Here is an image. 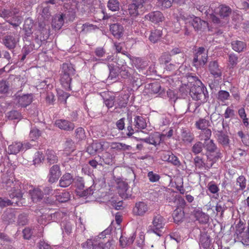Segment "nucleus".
I'll return each instance as SVG.
<instances>
[{"instance_id": "nucleus-61", "label": "nucleus", "mask_w": 249, "mask_h": 249, "mask_svg": "<svg viewBox=\"0 0 249 249\" xmlns=\"http://www.w3.org/2000/svg\"><path fill=\"white\" fill-rule=\"evenodd\" d=\"M28 221L27 214L25 213H22L18 215V223L20 225H25Z\"/></svg>"}, {"instance_id": "nucleus-52", "label": "nucleus", "mask_w": 249, "mask_h": 249, "mask_svg": "<svg viewBox=\"0 0 249 249\" xmlns=\"http://www.w3.org/2000/svg\"><path fill=\"white\" fill-rule=\"evenodd\" d=\"M116 108L125 107L127 103V100L124 96H120L115 101Z\"/></svg>"}, {"instance_id": "nucleus-9", "label": "nucleus", "mask_w": 249, "mask_h": 249, "mask_svg": "<svg viewBox=\"0 0 249 249\" xmlns=\"http://www.w3.org/2000/svg\"><path fill=\"white\" fill-rule=\"evenodd\" d=\"M189 23L196 31L204 29L208 27V23L204 20H201L197 17H191L187 18L186 24Z\"/></svg>"}, {"instance_id": "nucleus-21", "label": "nucleus", "mask_w": 249, "mask_h": 249, "mask_svg": "<svg viewBox=\"0 0 249 249\" xmlns=\"http://www.w3.org/2000/svg\"><path fill=\"white\" fill-rule=\"evenodd\" d=\"M33 95L32 94H24L17 97V103L22 107H26L32 102Z\"/></svg>"}, {"instance_id": "nucleus-19", "label": "nucleus", "mask_w": 249, "mask_h": 249, "mask_svg": "<svg viewBox=\"0 0 249 249\" xmlns=\"http://www.w3.org/2000/svg\"><path fill=\"white\" fill-rule=\"evenodd\" d=\"M55 125L60 129L66 131H71L75 127L73 123L64 119L56 120Z\"/></svg>"}, {"instance_id": "nucleus-49", "label": "nucleus", "mask_w": 249, "mask_h": 249, "mask_svg": "<svg viewBox=\"0 0 249 249\" xmlns=\"http://www.w3.org/2000/svg\"><path fill=\"white\" fill-rule=\"evenodd\" d=\"M6 116L10 120L20 119L21 118L20 113L17 110H12L7 112Z\"/></svg>"}, {"instance_id": "nucleus-6", "label": "nucleus", "mask_w": 249, "mask_h": 249, "mask_svg": "<svg viewBox=\"0 0 249 249\" xmlns=\"http://www.w3.org/2000/svg\"><path fill=\"white\" fill-rule=\"evenodd\" d=\"M208 51L204 47L198 48L195 50L193 63L196 68L204 66L207 62Z\"/></svg>"}, {"instance_id": "nucleus-11", "label": "nucleus", "mask_w": 249, "mask_h": 249, "mask_svg": "<svg viewBox=\"0 0 249 249\" xmlns=\"http://www.w3.org/2000/svg\"><path fill=\"white\" fill-rule=\"evenodd\" d=\"M7 189L11 188V193L16 194L19 192L21 195H23L22 192V185L18 180H16L14 178H11L8 179L6 182Z\"/></svg>"}, {"instance_id": "nucleus-40", "label": "nucleus", "mask_w": 249, "mask_h": 249, "mask_svg": "<svg viewBox=\"0 0 249 249\" xmlns=\"http://www.w3.org/2000/svg\"><path fill=\"white\" fill-rule=\"evenodd\" d=\"M130 146L121 142H112L111 143V149L116 150H129Z\"/></svg>"}, {"instance_id": "nucleus-17", "label": "nucleus", "mask_w": 249, "mask_h": 249, "mask_svg": "<svg viewBox=\"0 0 249 249\" xmlns=\"http://www.w3.org/2000/svg\"><path fill=\"white\" fill-rule=\"evenodd\" d=\"M148 210L147 204L143 201L136 203L133 208V213L136 215L142 216Z\"/></svg>"}, {"instance_id": "nucleus-32", "label": "nucleus", "mask_w": 249, "mask_h": 249, "mask_svg": "<svg viewBox=\"0 0 249 249\" xmlns=\"http://www.w3.org/2000/svg\"><path fill=\"white\" fill-rule=\"evenodd\" d=\"M56 200L59 202H65L68 201L70 198V195L68 192H56L55 195Z\"/></svg>"}, {"instance_id": "nucleus-42", "label": "nucleus", "mask_w": 249, "mask_h": 249, "mask_svg": "<svg viewBox=\"0 0 249 249\" xmlns=\"http://www.w3.org/2000/svg\"><path fill=\"white\" fill-rule=\"evenodd\" d=\"M184 212L180 210H175L173 214L174 222L177 223L182 221L184 218Z\"/></svg>"}, {"instance_id": "nucleus-64", "label": "nucleus", "mask_w": 249, "mask_h": 249, "mask_svg": "<svg viewBox=\"0 0 249 249\" xmlns=\"http://www.w3.org/2000/svg\"><path fill=\"white\" fill-rule=\"evenodd\" d=\"M147 177L152 182H155L159 181L160 178V176L156 173H153L152 171L149 172L147 174Z\"/></svg>"}, {"instance_id": "nucleus-46", "label": "nucleus", "mask_w": 249, "mask_h": 249, "mask_svg": "<svg viewBox=\"0 0 249 249\" xmlns=\"http://www.w3.org/2000/svg\"><path fill=\"white\" fill-rule=\"evenodd\" d=\"M96 29H97V26L89 23H86L82 25L81 32L84 34H87Z\"/></svg>"}, {"instance_id": "nucleus-7", "label": "nucleus", "mask_w": 249, "mask_h": 249, "mask_svg": "<svg viewBox=\"0 0 249 249\" xmlns=\"http://www.w3.org/2000/svg\"><path fill=\"white\" fill-rule=\"evenodd\" d=\"M190 94L194 100L205 103L207 101L208 93L204 88L201 86H194L192 88Z\"/></svg>"}, {"instance_id": "nucleus-10", "label": "nucleus", "mask_w": 249, "mask_h": 249, "mask_svg": "<svg viewBox=\"0 0 249 249\" xmlns=\"http://www.w3.org/2000/svg\"><path fill=\"white\" fill-rule=\"evenodd\" d=\"M208 71L214 78H221L222 75V68L216 60L210 61L208 64Z\"/></svg>"}, {"instance_id": "nucleus-15", "label": "nucleus", "mask_w": 249, "mask_h": 249, "mask_svg": "<svg viewBox=\"0 0 249 249\" xmlns=\"http://www.w3.org/2000/svg\"><path fill=\"white\" fill-rule=\"evenodd\" d=\"M162 136L158 132L150 135L149 137L145 139H141L140 140L146 143L157 146L159 145L162 141Z\"/></svg>"}, {"instance_id": "nucleus-59", "label": "nucleus", "mask_w": 249, "mask_h": 249, "mask_svg": "<svg viewBox=\"0 0 249 249\" xmlns=\"http://www.w3.org/2000/svg\"><path fill=\"white\" fill-rule=\"evenodd\" d=\"M210 244V238L207 236H202L200 238V244L204 248L209 247Z\"/></svg>"}, {"instance_id": "nucleus-24", "label": "nucleus", "mask_w": 249, "mask_h": 249, "mask_svg": "<svg viewBox=\"0 0 249 249\" xmlns=\"http://www.w3.org/2000/svg\"><path fill=\"white\" fill-rule=\"evenodd\" d=\"M29 194L31 196L32 200L34 202H37L42 199L44 196V193L41 190L38 188H34L29 191Z\"/></svg>"}, {"instance_id": "nucleus-44", "label": "nucleus", "mask_w": 249, "mask_h": 249, "mask_svg": "<svg viewBox=\"0 0 249 249\" xmlns=\"http://www.w3.org/2000/svg\"><path fill=\"white\" fill-rule=\"evenodd\" d=\"M107 7L112 11H118L120 8V3L118 0H109L107 2Z\"/></svg>"}, {"instance_id": "nucleus-25", "label": "nucleus", "mask_w": 249, "mask_h": 249, "mask_svg": "<svg viewBox=\"0 0 249 249\" xmlns=\"http://www.w3.org/2000/svg\"><path fill=\"white\" fill-rule=\"evenodd\" d=\"M23 143L20 142H14L9 145L6 151L9 154L16 155L22 151Z\"/></svg>"}, {"instance_id": "nucleus-20", "label": "nucleus", "mask_w": 249, "mask_h": 249, "mask_svg": "<svg viewBox=\"0 0 249 249\" xmlns=\"http://www.w3.org/2000/svg\"><path fill=\"white\" fill-rule=\"evenodd\" d=\"M145 18L155 23H159L164 19V17L160 11H154L145 16Z\"/></svg>"}, {"instance_id": "nucleus-51", "label": "nucleus", "mask_w": 249, "mask_h": 249, "mask_svg": "<svg viewBox=\"0 0 249 249\" xmlns=\"http://www.w3.org/2000/svg\"><path fill=\"white\" fill-rule=\"evenodd\" d=\"M196 219L202 223H206L209 220V216L207 214L202 213L198 212L196 214Z\"/></svg>"}, {"instance_id": "nucleus-28", "label": "nucleus", "mask_w": 249, "mask_h": 249, "mask_svg": "<svg viewBox=\"0 0 249 249\" xmlns=\"http://www.w3.org/2000/svg\"><path fill=\"white\" fill-rule=\"evenodd\" d=\"M3 221L7 224L12 223L15 221L16 215L14 212L12 210H8L3 213L2 215Z\"/></svg>"}, {"instance_id": "nucleus-1", "label": "nucleus", "mask_w": 249, "mask_h": 249, "mask_svg": "<svg viewBox=\"0 0 249 249\" xmlns=\"http://www.w3.org/2000/svg\"><path fill=\"white\" fill-rule=\"evenodd\" d=\"M214 4L211 5L210 8L208 11L207 9V7H200L199 10L201 12L205 11L207 18L212 20L213 23H219L220 20L218 17H216V15H218L221 18H225L228 17L231 13V8L226 6L220 5L216 9L213 10L214 8Z\"/></svg>"}, {"instance_id": "nucleus-30", "label": "nucleus", "mask_w": 249, "mask_h": 249, "mask_svg": "<svg viewBox=\"0 0 249 249\" xmlns=\"http://www.w3.org/2000/svg\"><path fill=\"white\" fill-rule=\"evenodd\" d=\"M46 157L47 162L50 164L56 163L58 161V157L53 150L48 149L46 151Z\"/></svg>"}, {"instance_id": "nucleus-12", "label": "nucleus", "mask_w": 249, "mask_h": 249, "mask_svg": "<svg viewBox=\"0 0 249 249\" xmlns=\"http://www.w3.org/2000/svg\"><path fill=\"white\" fill-rule=\"evenodd\" d=\"M19 41V38L14 34L7 35L2 39V43L9 50L14 49Z\"/></svg>"}, {"instance_id": "nucleus-33", "label": "nucleus", "mask_w": 249, "mask_h": 249, "mask_svg": "<svg viewBox=\"0 0 249 249\" xmlns=\"http://www.w3.org/2000/svg\"><path fill=\"white\" fill-rule=\"evenodd\" d=\"M162 36V31L159 29L152 30L149 36L150 41L154 43L157 42L160 39Z\"/></svg>"}, {"instance_id": "nucleus-23", "label": "nucleus", "mask_w": 249, "mask_h": 249, "mask_svg": "<svg viewBox=\"0 0 249 249\" xmlns=\"http://www.w3.org/2000/svg\"><path fill=\"white\" fill-rule=\"evenodd\" d=\"M181 139L184 143H191L194 141L195 136L190 130L183 129L181 130Z\"/></svg>"}, {"instance_id": "nucleus-5", "label": "nucleus", "mask_w": 249, "mask_h": 249, "mask_svg": "<svg viewBox=\"0 0 249 249\" xmlns=\"http://www.w3.org/2000/svg\"><path fill=\"white\" fill-rule=\"evenodd\" d=\"M235 233L237 238L242 243L246 246L249 245V219L248 226L246 227L244 223L240 220L236 225Z\"/></svg>"}, {"instance_id": "nucleus-4", "label": "nucleus", "mask_w": 249, "mask_h": 249, "mask_svg": "<svg viewBox=\"0 0 249 249\" xmlns=\"http://www.w3.org/2000/svg\"><path fill=\"white\" fill-rule=\"evenodd\" d=\"M152 0H133L128 5V12L130 17L135 18L142 15L146 11L144 4Z\"/></svg>"}, {"instance_id": "nucleus-56", "label": "nucleus", "mask_w": 249, "mask_h": 249, "mask_svg": "<svg viewBox=\"0 0 249 249\" xmlns=\"http://www.w3.org/2000/svg\"><path fill=\"white\" fill-rule=\"evenodd\" d=\"M77 193L80 196L85 197L92 195L93 191L92 187H90L86 190L83 189V190L81 191H77Z\"/></svg>"}, {"instance_id": "nucleus-2", "label": "nucleus", "mask_w": 249, "mask_h": 249, "mask_svg": "<svg viewBox=\"0 0 249 249\" xmlns=\"http://www.w3.org/2000/svg\"><path fill=\"white\" fill-rule=\"evenodd\" d=\"M0 16L10 24L16 27L19 26L23 20L19 10L16 8L3 9L1 10Z\"/></svg>"}, {"instance_id": "nucleus-45", "label": "nucleus", "mask_w": 249, "mask_h": 249, "mask_svg": "<svg viewBox=\"0 0 249 249\" xmlns=\"http://www.w3.org/2000/svg\"><path fill=\"white\" fill-rule=\"evenodd\" d=\"M204 143H203L202 142L198 141L193 145L192 151L195 155L198 154L202 151Z\"/></svg>"}, {"instance_id": "nucleus-18", "label": "nucleus", "mask_w": 249, "mask_h": 249, "mask_svg": "<svg viewBox=\"0 0 249 249\" xmlns=\"http://www.w3.org/2000/svg\"><path fill=\"white\" fill-rule=\"evenodd\" d=\"M109 30L112 35L117 38H121L124 34V27L119 23L111 24Z\"/></svg>"}, {"instance_id": "nucleus-54", "label": "nucleus", "mask_w": 249, "mask_h": 249, "mask_svg": "<svg viewBox=\"0 0 249 249\" xmlns=\"http://www.w3.org/2000/svg\"><path fill=\"white\" fill-rule=\"evenodd\" d=\"M96 241V238H94L93 239H88L81 244L82 247L84 249H92Z\"/></svg>"}, {"instance_id": "nucleus-29", "label": "nucleus", "mask_w": 249, "mask_h": 249, "mask_svg": "<svg viewBox=\"0 0 249 249\" xmlns=\"http://www.w3.org/2000/svg\"><path fill=\"white\" fill-rule=\"evenodd\" d=\"M72 182V177L69 173L65 174L59 180L60 186L66 187L69 186Z\"/></svg>"}, {"instance_id": "nucleus-55", "label": "nucleus", "mask_w": 249, "mask_h": 249, "mask_svg": "<svg viewBox=\"0 0 249 249\" xmlns=\"http://www.w3.org/2000/svg\"><path fill=\"white\" fill-rule=\"evenodd\" d=\"M110 245V244L109 242L104 244L101 241L98 242V240H96L92 249H108Z\"/></svg>"}, {"instance_id": "nucleus-22", "label": "nucleus", "mask_w": 249, "mask_h": 249, "mask_svg": "<svg viewBox=\"0 0 249 249\" xmlns=\"http://www.w3.org/2000/svg\"><path fill=\"white\" fill-rule=\"evenodd\" d=\"M246 179L243 176H239L237 179L236 184L233 187V190L238 193L240 191H243L246 187Z\"/></svg>"}, {"instance_id": "nucleus-62", "label": "nucleus", "mask_w": 249, "mask_h": 249, "mask_svg": "<svg viewBox=\"0 0 249 249\" xmlns=\"http://www.w3.org/2000/svg\"><path fill=\"white\" fill-rule=\"evenodd\" d=\"M229 63L231 67L233 68L238 63V57L234 54H229Z\"/></svg>"}, {"instance_id": "nucleus-3", "label": "nucleus", "mask_w": 249, "mask_h": 249, "mask_svg": "<svg viewBox=\"0 0 249 249\" xmlns=\"http://www.w3.org/2000/svg\"><path fill=\"white\" fill-rule=\"evenodd\" d=\"M74 69L71 64H63L61 69L60 82L62 86L67 90H71V76L74 74Z\"/></svg>"}, {"instance_id": "nucleus-16", "label": "nucleus", "mask_w": 249, "mask_h": 249, "mask_svg": "<svg viewBox=\"0 0 249 249\" xmlns=\"http://www.w3.org/2000/svg\"><path fill=\"white\" fill-rule=\"evenodd\" d=\"M117 188L119 196L122 198H128L131 196V195L128 191V186L127 183L124 181L119 182L117 184Z\"/></svg>"}, {"instance_id": "nucleus-36", "label": "nucleus", "mask_w": 249, "mask_h": 249, "mask_svg": "<svg viewBox=\"0 0 249 249\" xmlns=\"http://www.w3.org/2000/svg\"><path fill=\"white\" fill-rule=\"evenodd\" d=\"M99 146V142H93L87 147V152L90 155H95L100 152Z\"/></svg>"}, {"instance_id": "nucleus-43", "label": "nucleus", "mask_w": 249, "mask_h": 249, "mask_svg": "<svg viewBox=\"0 0 249 249\" xmlns=\"http://www.w3.org/2000/svg\"><path fill=\"white\" fill-rule=\"evenodd\" d=\"M64 150L67 153H71L75 149V145L74 142L71 139H68L65 143Z\"/></svg>"}, {"instance_id": "nucleus-38", "label": "nucleus", "mask_w": 249, "mask_h": 249, "mask_svg": "<svg viewBox=\"0 0 249 249\" xmlns=\"http://www.w3.org/2000/svg\"><path fill=\"white\" fill-rule=\"evenodd\" d=\"M212 135V131L210 129L207 128L201 130L199 135V139L201 141L205 142L209 141Z\"/></svg>"}, {"instance_id": "nucleus-48", "label": "nucleus", "mask_w": 249, "mask_h": 249, "mask_svg": "<svg viewBox=\"0 0 249 249\" xmlns=\"http://www.w3.org/2000/svg\"><path fill=\"white\" fill-rule=\"evenodd\" d=\"M41 132L38 129L33 127L30 130L29 137L32 141H35L37 139L41 136Z\"/></svg>"}, {"instance_id": "nucleus-57", "label": "nucleus", "mask_w": 249, "mask_h": 249, "mask_svg": "<svg viewBox=\"0 0 249 249\" xmlns=\"http://www.w3.org/2000/svg\"><path fill=\"white\" fill-rule=\"evenodd\" d=\"M230 96L229 93L225 90H220L218 93V99L221 101L224 102L228 99Z\"/></svg>"}, {"instance_id": "nucleus-58", "label": "nucleus", "mask_w": 249, "mask_h": 249, "mask_svg": "<svg viewBox=\"0 0 249 249\" xmlns=\"http://www.w3.org/2000/svg\"><path fill=\"white\" fill-rule=\"evenodd\" d=\"M167 161L178 167L181 164L178 158L174 155L172 153L171 155H170L169 159Z\"/></svg>"}, {"instance_id": "nucleus-35", "label": "nucleus", "mask_w": 249, "mask_h": 249, "mask_svg": "<svg viewBox=\"0 0 249 249\" xmlns=\"http://www.w3.org/2000/svg\"><path fill=\"white\" fill-rule=\"evenodd\" d=\"M231 46L233 50L237 52H241L246 47V44L245 42L235 40L231 42Z\"/></svg>"}, {"instance_id": "nucleus-41", "label": "nucleus", "mask_w": 249, "mask_h": 249, "mask_svg": "<svg viewBox=\"0 0 249 249\" xmlns=\"http://www.w3.org/2000/svg\"><path fill=\"white\" fill-rule=\"evenodd\" d=\"M204 147L207 151L210 152H214L217 149V146L213 140L204 142Z\"/></svg>"}, {"instance_id": "nucleus-50", "label": "nucleus", "mask_w": 249, "mask_h": 249, "mask_svg": "<svg viewBox=\"0 0 249 249\" xmlns=\"http://www.w3.org/2000/svg\"><path fill=\"white\" fill-rule=\"evenodd\" d=\"M44 160V156L42 152L38 151L35 153L33 160L34 164L35 165L39 164Z\"/></svg>"}, {"instance_id": "nucleus-27", "label": "nucleus", "mask_w": 249, "mask_h": 249, "mask_svg": "<svg viewBox=\"0 0 249 249\" xmlns=\"http://www.w3.org/2000/svg\"><path fill=\"white\" fill-rule=\"evenodd\" d=\"M135 129L137 130L143 129L146 128L147 124L145 119L140 116H137L134 118Z\"/></svg>"}, {"instance_id": "nucleus-34", "label": "nucleus", "mask_w": 249, "mask_h": 249, "mask_svg": "<svg viewBox=\"0 0 249 249\" xmlns=\"http://www.w3.org/2000/svg\"><path fill=\"white\" fill-rule=\"evenodd\" d=\"M135 238V236L134 233H133V234L132 236H130L128 238L125 237L124 236L122 235L120 238V245L122 246V248H124L126 246L130 245L133 243Z\"/></svg>"}, {"instance_id": "nucleus-60", "label": "nucleus", "mask_w": 249, "mask_h": 249, "mask_svg": "<svg viewBox=\"0 0 249 249\" xmlns=\"http://www.w3.org/2000/svg\"><path fill=\"white\" fill-rule=\"evenodd\" d=\"M75 137L79 140H82L85 138V131L82 127L77 128L75 131Z\"/></svg>"}, {"instance_id": "nucleus-47", "label": "nucleus", "mask_w": 249, "mask_h": 249, "mask_svg": "<svg viewBox=\"0 0 249 249\" xmlns=\"http://www.w3.org/2000/svg\"><path fill=\"white\" fill-rule=\"evenodd\" d=\"M10 88V84L6 80L0 81V92L6 93L8 92Z\"/></svg>"}, {"instance_id": "nucleus-26", "label": "nucleus", "mask_w": 249, "mask_h": 249, "mask_svg": "<svg viewBox=\"0 0 249 249\" xmlns=\"http://www.w3.org/2000/svg\"><path fill=\"white\" fill-rule=\"evenodd\" d=\"M217 142L224 146H228L230 143L229 136L223 131H218L216 134Z\"/></svg>"}, {"instance_id": "nucleus-39", "label": "nucleus", "mask_w": 249, "mask_h": 249, "mask_svg": "<svg viewBox=\"0 0 249 249\" xmlns=\"http://www.w3.org/2000/svg\"><path fill=\"white\" fill-rule=\"evenodd\" d=\"M33 26V20L30 18H27L25 21L24 29L28 36H30L32 34Z\"/></svg>"}, {"instance_id": "nucleus-31", "label": "nucleus", "mask_w": 249, "mask_h": 249, "mask_svg": "<svg viewBox=\"0 0 249 249\" xmlns=\"http://www.w3.org/2000/svg\"><path fill=\"white\" fill-rule=\"evenodd\" d=\"M210 125V123L209 120L205 118H200L196 122L195 126L199 130H203L208 128Z\"/></svg>"}, {"instance_id": "nucleus-14", "label": "nucleus", "mask_w": 249, "mask_h": 249, "mask_svg": "<svg viewBox=\"0 0 249 249\" xmlns=\"http://www.w3.org/2000/svg\"><path fill=\"white\" fill-rule=\"evenodd\" d=\"M61 175L60 167L58 165H53L49 170L48 175V180L50 183L55 182L58 180Z\"/></svg>"}, {"instance_id": "nucleus-37", "label": "nucleus", "mask_w": 249, "mask_h": 249, "mask_svg": "<svg viewBox=\"0 0 249 249\" xmlns=\"http://www.w3.org/2000/svg\"><path fill=\"white\" fill-rule=\"evenodd\" d=\"M64 23V18L62 15L56 17L52 21V26L55 29H60Z\"/></svg>"}, {"instance_id": "nucleus-8", "label": "nucleus", "mask_w": 249, "mask_h": 249, "mask_svg": "<svg viewBox=\"0 0 249 249\" xmlns=\"http://www.w3.org/2000/svg\"><path fill=\"white\" fill-rule=\"evenodd\" d=\"M9 197L11 200L7 198H2L0 197V206L1 207H5L14 204L19 205V202L21 200L22 195L19 192L17 193L16 194L10 193Z\"/></svg>"}, {"instance_id": "nucleus-63", "label": "nucleus", "mask_w": 249, "mask_h": 249, "mask_svg": "<svg viewBox=\"0 0 249 249\" xmlns=\"http://www.w3.org/2000/svg\"><path fill=\"white\" fill-rule=\"evenodd\" d=\"M114 96H110L108 98L104 100V103L108 108H111L113 106L116 107Z\"/></svg>"}, {"instance_id": "nucleus-13", "label": "nucleus", "mask_w": 249, "mask_h": 249, "mask_svg": "<svg viewBox=\"0 0 249 249\" xmlns=\"http://www.w3.org/2000/svg\"><path fill=\"white\" fill-rule=\"evenodd\" d=\"M166 223L165 219L160 214L154 215L152 221L153 230L159 236L160 233L158 232L160 229H163Z\"/></svg>"}, {"instance_id": "nucleus-53", "label": "nucleus", "mask_w": 249, "mask_h": 249, "mask_svg": "<svg viewBox=\"0 0 249 249\" xmlns=\"http://www.w3.org/2000/svg\"><path fill=\"white\" fill-rule=\"evenodd\" d=\"M197 102H192L189 103L188 106V110L190 112H196L197 108L202 103L200 101H197Z\"/></svg>"}]
</instances>
